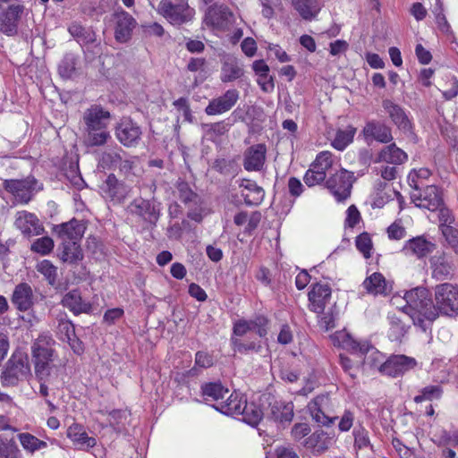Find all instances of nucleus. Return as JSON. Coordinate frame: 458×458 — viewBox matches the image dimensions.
Here are the masks:
<instances>
[{
	"instance_id": "obj_1",
	"label": "nucleus",
	"mask_w": 458,
	"mask_h": 458,
	"mask_svg": "<svg viewBox=\"0 0 458 458\" xmlns=\"http://www.w3.org/2000/svg\"><path fill=\"white\" fill-rule=\"evenodd\" d=\"M406 305L402 311L409 316L414 326L426 331L438 317L429 291L425 287H415L406 291L403 296Z\"/></svg>"
},
{
	"instance_id": "obj_2",
	"label": "nucleus",
	"mask_w": 458,
	"mask_h": 458,
	"mask_svg": "<svg viewBox=\"0 0 458 458\" xmlns=\"http://www.w3.org/2000/svg\"><path fill=\"white\" fill-rule=\"evenodd\" d=\"M30 375L28 354L21 349L15 350L7 360L1 375L4 386H15Z\"/></svg>"
},
{
	"instance_id": "obj_3",
	"label": "nucleus",
	"mask_w": 458,
	"mask_h": 458,
	"mask_svg": "<svg viewBox=\"0 0 458 458\" xmlns=\"http://www.w3.org/2000/svg\"><path fill=\"white\" fill-rule=\"evenodd\" d=\"M55 340L49 335H40L31 345V355L35 365V372L38 377L49 373V364L54 360Z\"/></svg>"
},
{
	"instance_id": "obj_4",
	"label": "nucleus",
	"mask_w": 458,
	"mask_h": 458,
	"mask_svg": "<svg viewBox=\"0 0 458 458\" xmlns=\"http://www.w3.org/2000/svg\"><path fill=\"white\" fill-rule=\"evenodd\" d=\"M157 13L173 25L188 22L195 14L188 0H177L175 3L171 0H161L157 6Z\"/></svg>"
},
{
	"instance_id": "obj_5",
	"label": "nucleus",
	"mask_w": 458,
	"mask_h": 458,
	"mask_svg": "<svg viewBox=\"0 0 458 458\" xmlns=\"http://www.w3.org/2000/svg\"><path fill=\"white\" fill-rule=\"evenodd\" d=\"M435 307L437 313L452 315L458 311V288L449 283L435 287Z\"/></svg>"
},
{
	"instance_id": "obj_6",
	"label": "nucleus",
	"mask_w": 458,
	"mask_h": 458,
	"mask_svg": "<svg viewBox=\"0 0 458 458\" xmlns=\"http://www.w3.org/2000/svg\"><path fill=\"white\" fill-rule=\"evenodd\" d=\"M4 189L10 192L17 202L27 204L33 195L41 190V185L33 177H27L23 180H5Z\"/></svg>"
},
{
	"instance_id": "obj_7",
	"label": "nucleus",
	"mask_w": 458,
	"mask_h": 458,
	"mask_svg": "<svg viewBox=\"0 0 458 458\" xmlns=\"http://www.w3.org/2000/svg\"><path fill=\"white\" fill-rule=\"evenodd\" d=\"M353 180L352 173L340 169L326 181V187L337 201H343L350 197Z\"/></svg>"
},
{
	"instance_id": "obj_8",
	"label": "nucleus",
	"mask_w": 458,
	"mask_h": 458,
	"mask_svg": "<svg viewBox=\"0 0 458 458\" xmlns=\"http://www.w3.org/2000/svg\"><path fill=\"white\" fill-rule=\"evenodd\" d=\"M131 190L129 185L119 181L113 174H109L100 186L103 198L113 204L123 203L128 197Z\"/></svg>"
},
{
	"instance_id": "obj_9",
	"label": "nucleus",
	"mask_w": 458,
	"mask_h": 458,
	"mask_svg": "<svg viewBox=\"0 0 458 458\" xmlns=\"http://www.w3.org/2000/svg\"><path fill=\"white\" fill-rule=\"evenodd\" d=\"M411 199L416 207L432 212L437 211L444 205L442 193L435 185H428L421 191L414 190Z\"/></svg>"
},
{
	"instance_id": "obj_10",
	"label": "nucleus",
	"mask_w": 458,
	"mask_h": 458,
	"mask_svg": "<svg viewBox=\"0 0 458 458\" xmlns=\"http://www.w3.org/2000/svg\"><path fill=\"white\" fill-rule=\"evenodd\" d=\"M416 365L417 361L414 358L405 355H394L379 367V371L383 375L396 377L413 369Z\"/></svg>"
},
{
	"instance_id": "obj_11",
	"label": "nucleus",
	"mask_w": 458,
	"mask_h": 458,
	"mask_svg": "<svg viewBox=\"0 0 458 458\" xmlns=\"http://www.w3.org/2000/svg\"><path fill=\"white\" fill-rule=\"evenodd\" d=\"M14 226L23 236L29 238L39 235L44 232V226L38 216L26 210L18 211L15 214Z\"/></svg>"
},
{
	"instance_id": "obj_12",
	"label": "nucleus",
	"mask_w": 458,
	"mask_h": 458,
	"mask_svg": "<svg viewBox=\"0 0 458 458\" xmlns=\"http://www.w3.org/2000/svg\"><path fill=\"white\" fill-rule=\"evenodd\" d=\"M141 134L140 127L130 118H123L115 127V136L125 147L136 146Z\"/></svg>"
},
{
	"instance_id": "obj_13",
	"label": "nucleus",
	"mask_w": 458,
	"mask_h": 458,
	"mask_svg": "<svg viewBox=\"0 0 458 458\" xmlns=\"http://www.w3.org/2000/svg\"><path fill=\"white\" fill-rule=\"evenodd\" d=\"M330 398L327 394H320L315 397L308 404V410L312 419L324 426H329L334 423L337 417H329Z\"/></svg>"
},
{
	"instance_id": "obj_14",
	"label": "nucleus",
	"mask_w": 458,
	"mask_h": 458,
	"mask_svg": "<svg viewBox=\"0 0 458 458\" xmlns=\"http://www.w3.org/2000/svg\"><path fill=\"white\" fill-rule=\"evenodd\" d=\"M239 92L236 89H228L218 98L209 101L205 108L208 115H217L229 111L238 101Z\"/></svg>"
},
{
	"instance_id": "obj_15",
	"label": "nucleus",
	"mask_w": 458,
	"mask_h": 458,
	"mask_svg": "<svg viewBox=\"0 0 458 458\" xmlns=\"http://www.w3.org/2000/svg\"><path fill=\"white\" fill-rule=\"evenodd\" d=\"M331 300V288L327 284H316L309 293L310 310L315 313L325 311Z\"/></svg>"
},
{
	"instance_id": "obj_16",
	"label": "nucleus",
	"mask_w": 458,
	"mask_h": 458,
	"mask_svg": "<svg viewBox=\"0 0 458 458\" xmlns=\"http://www.w3.org/2000/svg\"><path fill=\"white\" fill-rule=\"evenodd\" d=\"M114 38L120 43L127 42L137 22L128 13L122 11L114 14Z\"/></svg>"
},
{
	"instance_id": "obj_17",
	"label": "nucleus",
	"mask_w": 458,
	"mask_h": 458,
	"mask_svg": "<svg viewBox=\"0 0 458 458\" xmlns=\"http://www.w3.org/2000/svg\"><path fill=\"white\" fill-rule=\"evenodd\" d=\"M435 249V244L424 236H417L406 241L402 252L407 257L422 259L430 254Z\"/></svg>"
},
{
	"instance_id": "obj_18",
	"label": "nucleus",
	"mask_w": 458,
	"mask_h": 458,
	"mask_svg": "<svg viewBox=\"0 0 458 458\" xmlns=\"http://www.w3.org/2000/svg\"><path fill=\"white\" fill-rule=\"evenodd\" d=\"M267 148L263 144H256L246 149L243 167L248 172L260 171L266 161Z\"/></svg>"
},
{
	"instance_id": "obj_19",
	"label": "nucleus",
	"mask_w": 458,
	"mask_h": 458,
	"mask_svg": "<svg viewBox=\"0 0 458 458\" xmlns=\"http://www.w3.org/2000/svg\"><path fill=\"white\" fill-rule=\"evenodd\" d=\"M55 232L61 239L62 243L67 242H77L82 238L85 226L82 223L76 219H72L67 223H63L55 227Z\"/></svg>"
},
{
	"instance_id": "obj_20",
	"label": "nucleus",
	"mask_w": 458,
	"mask_h": 458,
	"mask_svg": "<svg viewBox=\"0 0 458 458\" xmlns=\"http://www.w3.org/2000/svg\"><path fill=\"white\" fill-rule=\"evenodd\" d=\"M66 436L80 450L88 451L97 444L96 438L89 437L84 428L77 423L72 424L67 428Z\"/></svg>"
},
{
	"instance_id": "obj_21",
	"label": "nucleus",
	"mask_w": 458,
	"mask_h": 458,
	"mask_svg": "<svg viewBox=\"0 0 458 458\" xmlns=\"http://www.w3.org/2000/svg\"><path fill=\"white\" fill-rule=\"evenodd\" d=\"M110 113L99 106H93L89 108L83 116L86 130L107 129Z\"/></svg>"
},
{
	"instance_id": "obj_22",
	"label": "nucleus",
	"mask_w": 458,
	"mask_h": 458,
	"mask_svg": "<svg viewBox=\"0 0 458 458\" xmlns=\"http://www.w3.org/2000/svg\"><path fill=\"white\" fill-rule=\"evenodd\" d=\"M382 107L393 123L400 130L407 131L411 129V122L404 110L399 105L390 99H384L382 101Z\"/></svg>"
},
{
	"instance_id": "obj_23",
	"label": "nucleus",
	"mask_w": 458,
	"mask_h": 458,
	"mask_svg": "<svg viewBox=\"0 0 458 458\" xmlns=\"http://www.w3.org/2000/svg\"><path fill=\"white\" fill-rule=\"evenodd\" d=\"M239 187L242 189L241 194L244 198L246 205L257 206L264 199L265 191L256 182L242 179L239 182Z\"/></svg>"
},
{
	"instance_id": "obj_24",
	"label": "nucleus",
	"mask_w": 458,
	"mask_h": 458,
	"mask_svg": "<svg viewBox=\"0 0 458 458\" xmlns=\"http://www.w3.org/2000/svg\"><path fill=\"white\" fill-rule=\"evenodd\" d=\"M362 132L366 140H375L381 143H388L393 140L391 129L377 121L368 122Z\"/></svg>"
},
{
	"instance_id": "obj_25",
	"label": "nucleus",
	"mask_w": 458,
	"mask_h": 458,
	"mask_svg": "<svg viewBox=\"0 0 458 458\" xmlns=\"http://www.w3.org/2000/svg\"><path fill=\"white\" fill-rule=\"evenodd\" d=\"M12 302L21 311L29 310L34 304V295L30 285L26 283L15 286Z\"/></svg>"
},
{
	"instance_id": "obj_26",
	"label": "nucleus",
	"mask_w": 458,
	"mask_h": 458,
	"mask_svg": "<svg viewBox=\"0 0 458 458\" xmlns=\"http://www.w3.org/2000/svg\"><path fill=\"white\" fill-rule=\"evenodd\" d=\"M232 13L227 7L223 5L210 6L205 14V22L207 25L216 29H225L227 27Z\"/></svg>"
},
{
	"instance_id": "obj_27",
	"label": "nucleus",
	"mask_w": 458,
	"mask_h": 458,
	"mask_svg": "<svg viewBox=\"0 0 458 458\" xmlns=\"http://www.w3.org/2000/svg\"><path fill=\"white\" fill-rule=\"evenodd\" d=\"M366 292L372 295H386L391 291L390 284L378 272L372 273L362 283Z\"/></svg>"
},
{
	"instance_id": "obj_28",
	"label": "nucleus",
	"mask_w": 458,
	"mask_h": 458,
	"mask_svg": "<svg viewBox=\"0 0 458 458\" xmlns=\"http://www.w3.org/2000/svg\"><path fill=\"white\" fill-rule=\"evenodd\" d=\"M246 402L239 393L234 392L228 394L216 409L226 415L238 416L244 411L243 406Z\"/></svg>"
},
{
	"instance_id": "obj_29",
	"label": "nucleus",
	"mask_w": 458,
	"mask_h": 458,
	"mask_svg": "<svg viewBox=\"0 0 458 458\" xmlns=\"http://www.w3.org/2000/svg\"><path fill=\"white\" fill-rule=\"evenodd\" d=\"M22 10L21 5L8 7L0 21V30L3 33L8 36H13L17 33V24Z\"/></svg>"
},
{
	"instance_id": "obj_30",
	"label": "nucleus",
	"mask_w": 458,
	"mask_h": 458,
	"mask_svg": "<svg viewBox=\"0 0 458 458\" xmlns=\"http://www.w3.org/2000/svg\"><path fill=\"white\" fill-rule=\"evenodd\" d=\"M62 304L74 314L89 313L91 310L90 303L82 300L78 290H72L65 293L62 299Z\"/></svg>"
},
{
	"instance_id": "obj_31",
	"label": "nucleus",
	"mask_w": 458,
	"mask_h": 458,
	"mask_svg": "<svg viewBox=\"0 0 458 458\" xmlns=\"http://www.w3.org/2000/svg\"><path fill=\"white\" fill-rule=\"evenodd\" d=\"M377 160L392 165H402L408 160V155L393 143L380 150L377 156Z\"/></svg>"
},
{
	"instance_id": "obj_32",
	"label": "nucleus",
	"mask_w": 458,
	"mask_h": 458,
	"mask_svg": "<svg viewBox=\"0 0 458 458\" xmlns=\"http://www.w3.org/2000/svg\"><path fill=\"white\" fill-rule=\"evenodd\" d=\"M270 416L279 423L291 422L293 418V404L292 402L276 401L270 404Z\"/></svg>"
},
{
	"instance_id": "obj_33",
	"label": "nucleus",
	"mask_w": 458,
	"mask_h": 458,
	"mask_svg": "<svg viewBox=\"0 0 458 458\" xmlns=\"http://www.w3.org/2000/svg\"><path fill=\"white\" fill-rule=\"evenodd\" d=\"M243 75L242 65L234 57H228L222 64L220 79L223 82H231Z\"/></svg>"
},
{
	"instance_id": "obj_34",
	"label": "nucleus",
	"mask_w": 458,
	"mask_h": 458,
	"mask_svg": "<svg viewBox=\"0 0 458 458\" xmlns=\"http://www.w3.org/2000/svg\"><path fill=\"white\" fill-rule=\"evenodd\" d=\"M358 352L364 356V363L366 365H369L370 368H377L378 370L379 367L386 361L384 354L368 342H362Z\"/></svg>"
},
{
	"instance_id": "obj_35",
	"label": "nucleus",
	"mask_w": 458,
	"mask_h": 458,
	"mask_svg": "<svg viewBox=\"0 0 458 458\" xmlns=\"http://www.w3.org/2000/svg\"><path fill=\"white\" fill-rule=\"evenodd\" d=\"M331 340L334 345L354 353L359 352L360 346H361L362 344V342H357L355 339H353L346 330L335 332L331 335Z\"/></svg>"
},
{
	"instance_id": "obj_36",
	"label": "nucleus",
	"mask_w": 458,
	"mask_h": 458,
	"mask_svg": "<svg viewBox=\"0 0 458 458\" xmlns=\"http://www.w3.org/2000/svg\"><path fill=\"white\" fill-rule=\"evenodd\" d=\"M131 211L150 222L157 219L156 208L148 200L142 199L133 200L130 205Z\"/></svg>"
},
{
	"instance_id": "obj_37",
	"label": "nucleus",
	"mask_w": 458,
	"mask_h": 458,
	"mask_svg": "<svg viewBox=\"0 0 458 458\" xmlns=\"http://www.w3.org/2000/svg\"><path fill=\"white\" fill-rule=\"evenodd\" d=\"M293 5L304 20H312L317 16L320 6L317 0H293Z\"/></svg>"
},
{
	"instance_id": "obj_38",
	"label": "nucleus",
	"mask_w": 458,
	"mask_h": 458,
	"mask_svg": "<svg viewBox=\"0 0 458 458\" xmlns=\"http://www.w3.org/2000/svg\"><path fill=\"white\" fill-rule=\"evenodd\" d=\"M63 250L60 259L66 263L75 264L83 259L82 250L77 242H67L62 243Z\"/></svg>"
},
{
	"instance_id": "obj_39",
	"label": "nucleus",
	"mask_w": 458,
	"mask_h": 458,
	"mask_svg": "<svg viewBox=\"0 0 458 458\" xmlns=\"http://www.w3.org/2000/svg\"><path fill=\"white\" fill-rule=\"evenodd\" d=\"M202 394L207 401H214L216 403V406H220L229 390L220 383H209L202 386Z\"/></svg>"
},
{
	"instance_id": "obj_40",
	"label": "nucleus",
	"mask_w": 458,
	"mask_h": 458,
	"mask_svg": "<svg viewBox=\"0 0 458 458\" xmlns=\"http://www.w3.org/2000/svg\"><path fill=\"white\" fill-rule=\"evenodd\" d=\"M56 335L60 340L68 343L71 347L77 352L75 346L77 340L75 337L74 327L71 321L60 319L56 327Z\"/></svg>"
},
{
	"instance_id": "obj_41",
	"label": "nucleus",
	"mask_w": 458,
	"mask_h": 458,
	"mask_svg": "<svg viewBox=\"0 0 458 458\" xmlns=\"http://www.w3.org/2000/svg\"><path fill=\"white\" fill-rule=\"evenodd\" d=\"M355 133L356 128L352 126L337 130L332 140V146L340 151L345 149L346 147L352 142Z\"/></svg>"
},
{
	"instance_id": "obj_42",
	"label": "nucleus",
	"mask_w": 458,
	"mask_h": 458,
	"mask_svg": "<svg viewBox=\"0 0 458 458\" xmlns=\"http://www.w3.org/2000/svg\"><path fill=\"white\" fill-rule=\"evenodd\" d=\"M22 448L30 454H34L37 451L46 449L47 443L40 440L30 433H20L17 436Z\"/></svg>"
},
{
	"instance_id": "obj_43",
	"label": "nucleus",
	"mask_w": 458,
	"mask_h": 458,
	"mask_svg": "<svg viewBox=\"0 0 458 458\" xmlns=\"http://www.w3.org/2000/svg\"><path fill=\"white\" fill-rule=\"evenodd\" d=\"M431 267L433 277L443 280L452 271L450 261L444 256H435L431 259Z\"/></svg>"
},
{
	"instance_id": "obj_44",
	"label": "nucleus",
	"mask_w": 458,
	"mask_h": 458,
	"mask_svg": "<svg viewBox=\"0 0 458 458\" xmlns=\"http://www.w3.org/2000/svg\"><path fill=\"white\" fill-rule=\"evenodd\" d=\"M233 333L238 336H242L247 333H255L259 337H263L266 335L267 330L259 327L255 321L240 320L234 324Z\"/></svg>"
},
{
	"instance_id": "obj_45",
	"label": "nucleus",
	"mask_w": 458,
	"mask_h": 458,
	"mask_svg": "<svg viewBox=\"0 0 458 458\" xmlns=\"http://www.w3.org/2000/svg\"><path fill=\"white\" fill-rule=\"evenodd\" d=\"M69 32L80 44H89L95 41V33L90 29L79 23H72L69 27Z\"/></svg>"
},
{
	"instance_id": "obj_46",
	"label": "nucleus",
	"mask_w": 458,
	"mask_h": 458,
	"mask_svg": "<svg viewBox=\"0 0 458 458\" xmlns=\"http://www.w3.org/2000/svg\"><path fill=\"white\" fill-rule=\"evenodd\" d=\"M20 450L13 437L0 434V458H18Z\"/></svg>"
},
{
	"instance_id": "obj_47",
	"label": "nucleus",
	"mask_w": 458,
	"mask_h": 458,
	"mask_svg": "<svg viewBox=\"0 0 458 458\" xmlns=\"http://www.w3.org/2000/svg\"><path fill=\"white\" fill-rule=\"evenodd\" d=\"M244 411L241 413L242 420L251 426H257L263 417L261 408L254 403H245Z\"/></svg>"
},
{
	"instance_id": "obj_48",
	"label": "nucleus",
	"mask_w": 458,
	"mask_h": 458,
	"mask_svg": "<svg viewBox=\"0 0 458 458\" xmlns=\"http://www.w3.org/2000/svg\"><path fill=\"white\" fill-rule=\"evenodd\" d=\"M333 163L334 160L332 153L329 151H323L317 156L310 167L315 171L321 172L326 178L327 173L333 167Z\"/></svg>"
},
{
	"instance_id": "obj_49",
	"label": "nucleus",
	"mask_w": 458,
	"mask_h": 458,
	"mask_svg": "<svg viewBox=\"0 0 458 458\" xmlns=\"http://www.w3.org/2000/svg\"><path fill=\"white\" fill-rule=\"evenodd\" d=\"M111 138L107 129L86 130L85 142L88 146H102Z\"/></svg>"
},
{
	"instance_id": "obj_50",
	"label": "nucleus",
	"mask_w": 458,
	"mask_h": 458,
	"mask_svg": "<svg viewBox=\"0 0 458 458\" xmlns=\"http://www.w3.org/2000/svg\"><path fill=\"white\" fill-rule=\"evenodd\" d=\"M443 389L438 385L427 386L423 387L419 394L414 397V402L419 403L425 401H434L441 398Z\"/></svg>"
},
{
	"instance_id": "obj_51",
	"label": "nucleus",
	"mask_w": 458,
	"mask_h": 458,
	"mask_svg": "<svg viewBox=\"0 0 458 458\" xmlns=\"http://www.w3.org/2000/svg\"><path fill=\"white\" fill-rule=\"evenodd\" d=\"M36 269L40 273L49 284L54 285L57 278V267L47 259H43L36 266Z\"/></svg>"
},
{
	"instance_id": "obj_52",
	"label": "nucleus",
	"mask_w": 458,
	"mask_h": 458,
	"mask_svg": "<svg viewBox=\"0 0 458 458\" xmlns=\"http://www.w3.org/2000/svg\"><path fill=\"white\" fill-rule=\"evenodd\" d=\"M78 58L72 54L66 55L59 64V73L63 78H71L76 72Z\"/></svg>"
},
{
	"instance_id": "obj_53",
	"label": "nucleus",
	"mask_w": 458,
	"mask_h": 458,
	"mask_svg": "<svg viewBox=\"0 0 458 458\" xmlns=\"http://www.w3.org/2000/svg\"><path fill=\"white\" fill-rule=\"evenodd\" d=\"M430 175L431 172L428 168L413 169L408 174L407 182L411 188L418 191L423 185V181L428 179Z\"/></svg>"
},
{
	"instance_id": "obj_54",
	"label": "nucleus",
	"mask_w": 458,
	"mask_h": 458,
	"mask_svg": "<svg viewBox=\"0 0 458 458\" xmlns=\"http://www.w3.org/2000/svg\"><path fill=\"white\" fill-rule=\"evenodd\" d=\"M439 210V220L441 223V228L443 234L447 236L451 234L453 238H456L457 232L454 230L450 225L454 222L451 211L448 208L440 207Z\"/></svg>"
},
{
	"instance_id": "obj_55",
	"label": "nucleus",
	"mask_w": 458,
	"mask_h": 458,
	"mask_svg": "<svg viewBox=\"0 0 458 458\" xmlns=\"http://www.w3.org/2000/svg\"><path fill=\"white\" fill-rule=\"evenodd\" d=\"M138 162L139 158L137 157H122L118 165L119 171L126 179H130L131 176L136 175Z\"/></svg>"
},
{
	"instance_id": "obj_56",
	"label": "nucleus",
	"mask_w": 458,
	"mask_h": 458,
	"mask_svg": "<svg viewBox=\"0 0 458 458\" xmlns=\"http://www.w3.org/2000/svg\"><path fill=\"white\" fill-rule=\"evenodd\" d=\"M54 246V241L50 237L45 236L38 238L35 242H33L30 250L33 252L45 256L49 254L53 250Z\"/></svg>"
},
{
	"instance_id": "obj_57",
	"label": "nucleus",
	"mask_w": 458,
	"mask_h": 458,
	"mask_svg": "<svg viewBox=\"0 0 458 458\" xmlns=\"http://www.w3.org/2000/svg\"><path fill=\"white\" fill-rule=\"evenodd\" d=\"M121 158L122 157L117 151H105L99 158V165L104 169L118 166Z\"/></svg>"
},
{
	"instance_id": "obj_58",
	"label": "nucleus",
	"mask_w": 458,
	"mask_h": 458,
	"mask_svg": "<svg viewBox=\"0 0 458 458\" xmlns=\"http://www.w3.org/2000/svg\"><path fill=\"white\" fill-rule=\"evenodd\" d=\"M390 319V337L394 340H398L407 332V327L399 318L395 316H389Z\"/></svg>"
},
{
	"instance_id": "obj_59",
	"label": "nucleus",
	"mask_w": 458,
	"mask_h": 458,
	"mask_svg": "<svg viewBox=\"0 0 458 458\" xmlns=\"http://www.w3.org/2000/svg\"><path fill=\"white\" fill-rule=\"evenodd\" d=\"M386 186V182H380L377 184V192L372 197L371 206L374 208H381L389 200L390 196L384 191Z\"/></svg>"
},
{
	"instance_id": "obj_60",
	"label": "nucleus",
	"mask_w": 458,
	"mask_h": 458,
	"mask_svg": "<svg viewBox=\"0 0 458 458\" xmlns=\"http://www.w3.org/2000/svg\"><path fill=\"white\" fill-rule=\"evenodd\" d=\"M356 247L360 252H361L364 258L368 259L370 257V252L372 250V242L369 235L367 233H363L360 234L356 238Z\"/></svg>"
},
{
	"instance_id": "obj_61",
	"label": "nucleus",
	"mask_w": 458,
	"mask_h": 458,
	"mask_svg": "<svg viewBox=\"0 0 458 458\" xmlns=\"http://www.w3.org/2000/svg\"><path fill=\"white\" fill-rule=\"evenodd\" d=\"M233 344L234 346V351H236L240 353H246L250 351L255 352H259L262 348L259 342L257 343L254 341L244 343V342L235 339V340H233Z\"/></svg>"
},
{
	"instance_id": "obj_62",
	"label": "nucleus",
	"mask_w": 458,
	"mask_h": 458,
	"mask_svg": "<svg viewBox=\"0 0 458 458\" xmlns=\"http://www.w3.org/2000/svg\"><path fill=\"white\" fill-rule=\"evenodd\" d=\"M179 198L184 203L191 202L196 198V194L192 191L190 185L185 182H180L177 185Z\"/></svg>"
},
{
	"instance_id": "obj_63",
	"label": "nucleus",
	"mask_w": 458,
	"mask_h": 458,
	"mask_svg": "<svg viewBox=\"0 0 458 458\" xmlns=\"http://www.w3.org/2000/svg\"><path fill=\"white\" fill-rule=\"evenodd\" d=\"M304 182L309 186H315L317 184H319L325 181V177L322 174L321 172L315 171L311 167L305 173L304 175Z\"/></svg>"
},
{
	"instance_id": "obj_64",
	"label": "nucleus",
	"mask_w": 458,
	"mask_h": 458,
	"mask_svg": "<svg viewBox=\"0 0 458 458\" xmlns=\"http://www.w3.org/2000/svg\"><path fill=\"white\" fill-rule=\"evenodd\" d=\"M354 418L355 416L352 411L345 410L338 424L339 430L342 432L349 431L353 425Z\"/></svg>"
}]
</instances>
